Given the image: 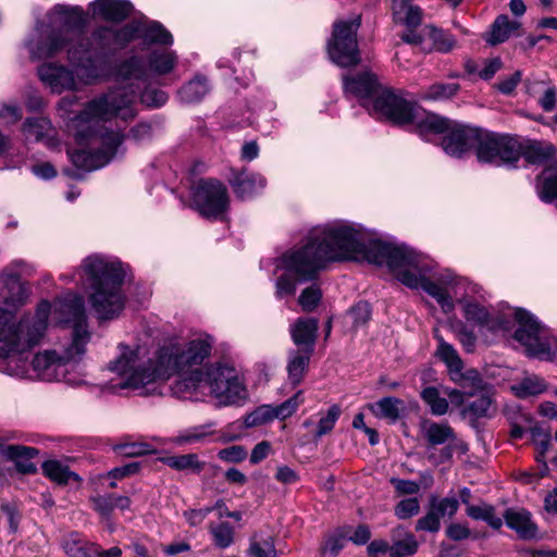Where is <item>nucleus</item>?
Segmentation results:
<instances>
[{
	"mask_svg": "<svg viewBox=\"0 0 557 557\" xmlns=\"http://www.w3.org/2000/svg\"><path fill=\"white\" fill-rule=\"evenodd\" d=\"M163 463L177 471H190L199 474L206 467V462L199 460L195 453L170 456L162 459Z\"/></svg>",
	"mask_w": 557,
	"mask_h": 557,
	"instance_id": "37",
	"label": "nucleus"
},
{
	"mask_svg": "<svg viewBox=\"0 0 557 557\" xmlns=\"http://www.w3.org/2000/svg\"><path fill=\"white\" fill-rule=\"evenodd\" d=\"M360 24L361 16L358 14L334 23L333 35L327 44V52L330 59L338 66L348 67L360 62L357 42V32Z\"/></svg>",
	"mask_w": 557,
	"mask_h": 557,
	"instance_id": "10",
	"label": "nucleus"
},
{
	"mask_svg": "<svg viewBox=\"0 0 557 557\" xmlns=\"http://www.w3.org/2000/svg\"><path fill=\"white\" fill-rule=\"evenodd\" d=\"M248 554L252 557H276L274 541L271 536L258 539L257 535L250 539Z\"/></svg>",
	"mask_w": 557,
	"mask_h": 557,
	"instance_id": "53",
	"label": "nucleus"
},
{
	"mask_svg": "<svg viewBox=\"0 0 557 557\" xmlns=\"http://www.w3.org/2000/svg\"><path fill=\"white\" fill-rule=\"evenodd\" d=\"M431 507L436 510L438 516L445 517V516H454L458 508H459V502L455 497H446L438 502L432 503Z\"/></svg>",
	"mask_w": 557,
	"mask_h": 557,
	"instance_id": "61",
	"label": "nucleus"
},
{
	"mask_svg": "<svg viewBox=\"0 0 557 557\" xmlns=\"http://www.w3.org/2000/svg\"><path fill=\"white\" fill-rule=\"evenodd\" d=\"M231 185L238 198L249 199L265 188L267 180L259 173L243 171L231 180Z\"/></svg>",
	"mask_w": 557,
	"mask_h": 557,
	"instance_id": "23",
	"label": "nucleus"
},
{
	"mask_svg": "<svg viewBox=\"0 0 557 557\" xmlns=\"http://www.w3.org/2000/svg\"><path fill=\"white\" fill-rule=\"evenodd\" d=\"M420 505L417 498H406L398 503L395 515L399 519H408L419 512Z\"/></svg>",
	"mask_w": 557,
	"mask_h": 557,
	"instance_id": "62",
	"label": "nucleus"
},
{
	"mask_svg": "<svg viewBox=\"0 0 557 557\" xmlns=\"http://www.w3.org/2000/svg\"><path fill=\"white\" fill-rule=\"evenodd\" d=\"M202 384H206L205 371L195 369L181 375L180 379L171 385V392L176 397L187 398L194 395Z\"/></svg>",
	"mask_w": 557,
	"mask_h": 557,
	"instance_id": "31",
	"label": "nucleus"
},
{
	"mask_svg": "<svg viewBox=\"0 0 557 557\" xmlns=\"http://www.w3.org/2000/svg\"><path fill=\"white\" fill-rule=\"evenodd\" d=\"M527 92L537 98L539 106L545 112H552L556 108L557 89L553 85H547L543 81L527 82Z\"/></svg>",
	"mask_w": 557,
	"mask_h": 557,
	"instance_id": "33",
	"label": "nucleus"
},
{
	"mask_svg": "<svg viewBox=\"0 0 557 557\" xmlns=\"http://www.w3.org/2000/svg\"><path fill=\"white\" fill-rule=\"evenodd\" d=\"M140 38L148 44L171 46L173 44L172 34L158 22L140 23Z\"/></svg>",
	"mask_w": 557,
	"mask_h": 557,
	"instance_id": "39",
	"label": "nucleus"
},
{
	"mask_svg": "<svg viewBox=\"0 0 557 557\" xmlns=\"http://www.w3.org/2000/svg\"><path fill=\"white\" fill-rule=\"evenodd\" d=\"M460 90L458 83H434L430 85L422 94L421 98L432 101H445L454 98Z\"/></svg>",
	"mask_w": 557,
	"mask_h": 557,
	"instance_id": "42",
	"label": "nucleus"
},
{
	"mask_svg": "<svg viewBox=\"0 0 557 557\" xmlns=\"http://www.w3.org/2000/svg\"><path fill=\"white\" fill-rule=\"evenodd\" d=\"M90 7L95 17L111 22L125 20L133 10L132 3L127 0H95Z\"/></svg>",
	"mask_w": 557,
	"mask_h": 557,
	"instance_id": "24",
	"label": "nucleus"
},
{
	"mask_svg": "<svg viewBox=\"0 0 557 557\" xmlns=\"http://www.w3.org/2000/svg\"><path fill=\"white\" fill-rule=\"evenodd\" d=\"M247 449L242 445H233L218 451V458L224 462L239 463L247 458Z\"/></svg>",
	"mask_w": 557,
	"mask_h": 557,
	"instance_id": "58",
	"label": "nucleus"
},
{
	"mask_svg": "<svg viewBox=\"0 0 557 557\" xmlns=\"http://www.w3.org/2000/svg\"><path fill=\"white\" fill-rule=\"evenodd\" d=\"M440 519H441V517L438 516L436 510H434L431 507V509L428 511V513L417 521L416 530L435 533L441 528Z\"/></svg>",
	"mask_w": 557,
	"mask_h": 557,
	"instance_id": "59",
	"label": "nucleus"
},
{
	"mask_svg": "<svg viewBox=\"0 0 557 557\" xmlns=\"http://www.w3.org/2000/svg\"><path fill=\"white\" fill-rule=\"evenodd\" d=\"M539 194L542 200L552 202L557 199V161L545 166L540 176Z\"/></svg>",
	"mask_w": 557,
	"mask_h": 557,
	"instance_id": "38",
	"label": "nucleus"
},
{
	"mask_svg": "<svg viewBox=\"0 0 557 557\" xmlns=\"http://www.w3.org/2000/svg\"><path fill=\"white\" fill-rule=\"evenodd\" d=\"M521 27L520 22L510 20L507 15H498L490 29L483 34V39L491 46H497L505 42L511 36L518 35Z\"/></svg>",
	"mask_w": 557,
	"mask_h": 557,
	"instance_id": "25",
	"label": "nucleus"
},
{
	"mask_svg": "<svg viewBox=\"0 0 557 557\" xmlns=\"http://www.w3.org/2000/svg\"><path fill=\"white\" fill-rule=\"evenodd\" d=\"M556 149L548 144H532L523 152L525 159L530 163H539L549 165L555 159H552Z\"/></svg>",
	"mask_w": 557,
	"mask_h": 557,
	"instance_id": "44",
	"label": "nucleus"
},
{
	"mask_svg": "<svg viewBox=\"0 0 557 557\" xmlns=\"http://www.w3.org/2000/svg\"><path fill=\"white\" fill-rule=\"evenodd\" d=\"M341 412L342 410L338 405L331 406L325 416H322L318 422L315 437H322L323 435L330 433L334 429Z\"/></svg>",
	"mask_w": 557,
	"mask_h": 557,
	"instance_id": "56",
	"label": "nucleus"
},
{
	"mask_svg": "<svg viewBox=\"0 0 557 557\" xmlns=\"http://www.w3.org/2000/svg\"><path fill=\"white\" fill-rule=\"evenodd\" d=\"M434 337L438 343L436 355L442 361L446 363L455 381H460L463 379H478V372L472 370L468 371L463 375L461 373L463 363L454 346L445 342L444 338L437 332H435Z\"/></svg>",
	"mask_w": 557,
	"mask_h": 557,
	"instance_id": "21",
	"label": "nucleus"
},
{
	"mask_svg": "<svg viewBox=\"0 0 557 557\" xmlns=\"http://www.w3.org/2000/svg\"><path fill=\"white\" fill-rule=\"evenodd\" d=\"M312 354L313 350L298 348L292 349L288 352L286 370L288 381L293 386H297L302 382Z\"/></svg>",
	"mask_w": 557,
	"mask_h": 557,
	"instance_id": "29",
	"label": "nucleus"
},
{
	"mask_svg": "<svg viewBox=\"0 0 557 557\" xmlns=\"http://www.w3.org/2000/svg\"><path fill=\"white\" fill-rule=\"evenodd\" d=\"M62 548L69 557L97 556V544L85 540L78 533L69 534L62 542Z\"/></svg>",
	"mask_w": 557,
	"mask_h": 557,
	"instance_id": "36",
	"label": "nucleus"
},
{
	"mask_svg": "<svg viewBox=\"0 0 557 557\" xmlns=\"http://www.w3.org/2000/svg\"><path fill=\"white\" fill-rule=\"evenodd\" d=\"M476 139L478 129L454 123L443 137L442 147L447 154L460 158L474 147Z\"/></svg>",
	"mask_w": 557,
	"mask_h": 557,
	"instance_id": "17",
	"label": "nucleus"
},
{
	"mask_svg": "<svg viewBox=\"0 0 557 557\" xmlns=\"http://www.w3.org/2000/svg\"><path fill=\"white\" fill-rule=\"evenodd\" d=\"M392 14L395 23L408 28H414L422 22V11L413 0H393Z\"/></svg>",
	"mask_w": 557,
	"mask_h": 557,
	"instance_id": "30",
	"label": "nucleus"
},
{
	"mask_svg": "<svg viewBox=\"0 0 557 557\" xmlns=\"http://www.w3.org/2000/svg\"><path fill=\"white\" fill-rule=\"evenodd\" d=\"M2 453L9 459L16 461L20 471L24 473L36 471V466L30 460L38 455L39 450L37 448L23 445H7L3 447Z\"/></svg>",
	"mask_w": 557,
	"mask_h": 557,
	"instance_id": "32",
	"label": "nucleus"
},
{
	"mask_svg": "<svg viewBox=\"0 0 557 557\" xmlns=\"http://www.w3.org/2000/svg\"><path fill=\"white\" fill-rule=\"evenodd\" d=\"M364 108L374 117L398 125H407L416 116V104L387 87H383L371 102H364Z\"/></svg>",
	"mask_w": 557,
	"mask_h": 557,
	"instance_id": "12",
	"label": "nucleus"
},
{
	"mask_svg": "<svg viewBox=\"0 0 557 557\" xmlns=\"http://www.w3.org/2000/svg\"><path fill=\"white\" fill-rule=\"evenodd\" d=\"M140 23H131L119 29H114L116 50L124 48L134 39L140 38Z\"/></svg>",
	"mask_w": 557,
	"mask_h": 557,
	"instance_id": "55",
	"label": "nucleus"
},
{
	"mask_svg": "<svg viewBox=\"0 0 557 557\" xmlns=\"http://www.w3.org/2000/svg\"><path fill=\"white\" fill-rule=\"evenodd\" d=\"M344 88L347 92L358 97L361 100V106L364 107V102H371L383 87L374 74L364 72L354 77L345 76Z\"/></svg>",
	"mask_w": 557,
	"mask_h": 557,
	"instance_id": "20",
	"label": "nucleus"
},
{
	"mask_svg": "<svg viewBox=\"0 0 557 557\" xmlns=\"http://www.w3.org/2000/svg\"><path fill=\"white\" fill-rule=\"evenodd\" d=\"M467 513L472 519L485 521L495 530L500 529L503 525V519L495 513V509L491 505L469 506Z\"/></svg>",
	"mask_w": 557,
	"mask_h": 557,
	"instance_id": "47",
	"label": "nucleus"
},
{
	"mask_svg": "<svg viewBox=\"0 0 557 557\" xmlns=\"http://www.w3.org/2000/svg\"><path fill=\"white\" fill-rule=\"evenodd\" d=\"M463 314L465 318L470 322L482 326H487L490 329L495 327L492 323L488 311L476 302L466 301L463 305Z\"/></svg>",
	"mask_w": 557,
	"mask_h": 557,
	"instance_id": "50",
	"label": "nucleus"
},
{
	"mask_svg": "<svg viewBox=\"0 0 557 557\" xmlns=\"http://www.w3.org/2000/svg\"><path fill=\"white\" fill-rule=\"evenodd\" d=\"M206 384L223 406L238 405L248 394L239 372L231 364L216 362L206 368Z\"/></svg>",
	"mask_w": 557,
	"mask_h": 557,
	"instance_id": "8",
	"label": "nucleus"
},
{
	"mask_svg": "<svg viewBox=\"0 0 557 557\" xmlns=\"http://www.w3.org/2000/svg\"><path fill=\"white\" fill-rule=\"evenodd\" d=\"M476 157L480 162L495 165H513L521 157V146L507 135L481 133L475 140Z\"/></svg>",
	"mask_w": 557,
	"mask_h": 557,
	"instance_id": "11",
	"label": "nucleus"
},
{
	"mask_svg": "<svg viewBox=\"0 0 557 557\" xmlns=\"http://www.w3.org/2000/svg\"><path fill=\"white\" fill-rule=\"evenodd\" d=\"M140 100L147 107H161L168 101V95L159 89H146L140 94Z\"/></svg>",
	"mask_w": 557,
	"mask_h": 557,
	"instance_id": "63",
	"label": "nucleus"
},
{
	"mask_svg": "<svg viewBox=\"0 0 557 557\" xmlns=\"http://www.w3.org/2000/svg\"><path fill=\"white\" fill-rule=\"evenodd\" d=\"M28 296V289L20 281L18 274L8 270L0 274V301L8 308L17 310L26 305Z\"/></svg>",
	"mask_w": 557,
	"mask_h": 557,
	"instance_id": "18",
	"label": "nucleus"
},
{
	"mask_svg": "<svg viewBox=\"0 0 557 557\" xmlns=\"http://www.w3.org/2000/svg\"><path fill=\"white\" fill-rule=\"evenodd\" d=\"M53 312L59 323L72 325L71 343L36 354L32 367L40 380L77 386L83 383L78 363L90 339L84 299L75 294H66L54 301Z\"/></svg>",
	"mask_w": 557,
	"mask_h": 557,
	"instance_id": "5",
	"label": "nucleus"
},
{
	"mask_svg": "<svg viewBox=\"0 0 557 557\" xmlns=\"http://www.w3.org/2000/svg\"><path fill=\"white\" fill-rule=\"evenodd\" d=\"M113 450L123 457H139L148 454H153L154 449L146 442H129L124 441L113 446Z\"/></svg>",
	"mask_w": 557,
	"mask_h": 557,
	"instance_id": "51",
	"label": "nucleus"
},
{
	"mask_svg": "<svg viewBox=\"0 0 557 557\" xmlns=\"http://www.w3.org/2000/svg\"><path fill=\"white\" fill-rule=\"evenodd\" d=\"M230 198L225 185L214 178L199 180L191 190V206L203 218L218 219L227 209Z\"/></svg>",
	"mask_w": 557,
	"mask_h": 557,
	"instance_id": "13",
	"label": "nucleus"
},
{
	"mask_svg": "<svg viewBox=\"0 0 557 557\" xmlns=\"http://www.w3.org/2000/svg\"><path fill=\"white\" fill-rule=\"evenodd\" d=\"M421 433L428 443V459L434 465L449 461L455 453L466 454L468 445L460 440L448 423L431 420L422 421Z\"/></svg>",
	"mask_w": 557,
	"mask_h": 557,
	"instance_id": "9",
	"label": "nucleus"
},
{
	"mask_svg": "<svg viewBox=\"0 0 557 557\" xmlns=\"http://www.w3.org/2000/svg\"><path fill=\"white\" fill-rule=\"evenodd\" d=\"M344 259L386 265L401 284L421 288L436 299L444 312L454 308L447 292L453 283L450 273H440L409 247L376 239L362 226L346 221L313 227L306 243L290 248L278 264L296 272L301 281H310L325 263Z\"/></svg>",
	"mask_w": 557,
	"mask_h": 557,
	"instance_id": "1",
	"label": "nucleus"
},
{
	"mask_svg": "<svg viewBox=\"0 0 557 557\" xmlns=\"http://www.w3.org/2000/svg\"><path fill=\"white\" fill-rule=\"evenodd\" d=\"M116 76L122 85L95 97L77 115L76 140L86 147L72 152L71 159L79 169L102 168L117 153L124 136L109 129L106 122L113 119L128 121L136 116L134 104L140 84L148 79L147 66L140 58L131 57L117 66Z\"/></svg>",
	"mask_w": 557,
	"mask_h": 557,
	"instance_id": "2",
	"label": "nucleus"
},
{
	"mask_svg": "<svg viewBox=\"0 0 557 557\" xmlns=\"http://www.w3.org/2000/svg\"><path fill=\"white\" fill-rule=\"evenodd\" d=\"M355 327L364 325L371 317L370 305L367 301H360L349 310Z\"/></svg>",
	"mask_w": 557,
	"mask_h": 557,
	"instance_id": "60",
	"label": "nucleus"
},
{
	"mask_svg": "<svg viewBox=\"0 0 557 557\" xmlns=\"http://www.w3.org/2000/svg\"><path fill=\"white\" fill-rule=\"evenodd\" d=\"M545 388L546 384L544 380L536 375L527 376L511 386L513 393L520 398L539 395L543 393Z\"/></svg>",
	"mask_w": 557,
	"mask_h": 557,
	"instance_id": "45",
	"label": "nucleus"
},
{
	"mask_svg": "<svg viewBox=\"0 0 557 557\" xmlns=\"http://www.w3.org/2000/svg\"><path fill=\"white\" fill-rule=\"evenodd\" d=\"M288 252L285 251L281 257H278L275 261L277 270H284L285 273L277 277L275 283V295L277 298H283L287 295H294L296 292L297 283H302L299 275L294 271H288L287 269L281 267L280 260Z\"/></svg>",
	"mask_w": 557,
	"mask_h": 557,
	"instance_id": "40",
	"label": "nucleus"
},
{
	"mask_svg": "<svg viewBox=\"0 0 557 557\" xmlns=\"http://www.w3.org/2000/svg\"><path fill=\"white\" fill-rule=\"evenodd\" d=\"M409 124H416L421 135L446 134L454 125L447 119L434 113L424 112L418 106H416V116Z\"/></svg>",
	"mask_w": 557,
	"mask_h": 557,
	"instance_id": "27",
	"label": "nucleus"
},
{
	"mask_svg": "<svg viewBox=\"0 0 557 557\" xmlns=\"http://www.w3.org/2000/svg\"><path fill=\"white\" fill-rule=\"evenodd\" d=\"M22 133L26 141L42 143L49 148L59 145L55 128L50 120L44 116L26 119L22 126Z\"/></svg>",
	"mask_w": 557,
	"mask_h": 557,
	"instance_id": "19",
	"label": "nucleus"
},
{
	"mask_svg": "<svg viewBox=\"0 0 557 557\" xmlns=\"http://www.w3.org/2000/svg\"><path fill=\"white\" fill-rule=\"evenodd\" d=\"M512 314L518 323L515 339L527 348L531 356L544 357L550 354L552 342L547 331L530 312L513 309Z\"/></svg>",
	"mask_w": 557,
	"mask_h": 557,
	"instance_id": "14",
	"label": "nucleus"
},
{
	"mask_svg": "<svg viewBox=\"0 0 557 557\" xmlns=\"http://www.w3.org/2000/svg\"><path fill=\"white\" fill-rule=\"evenodd\" d=\"M42 471L49 479L60 484H65L72 476H75L67 467L57 460L45 461L42 463Z\"/></svg>",
	"mask_w": 557,
	"mask_h": 557,
	"instance_id": "52",
	"label": "nucleus"
},
{
	"mask_svg": "<svg viewBox=\"0 0 557 557\" xmlns=\"http://www.w3.org/2000/svg\"><path fill=\"white\" fill-rule=\"evenodd\" d=\"M120 356L110 362V370L119 375L112 391L129 388L141 396L161 395V383L189 367L200 364L211 352L210 337L190 341L172 337L158 346L151 357L139 346L131 348L121 344Z\"/></svg>",
	"mask_w": 557,
	"mask_h": 557,
	"instance_id": "3",
	"label": "nucleus"
},
{
	"mask_svg": "<svg viewBox=\"0 0 557 557\" xmlns=\"http://www.w3.org/2000/svg\"><path fill=\"white\" fill-rule=\"evenodd\" d=\"M113 500H114L113 494H108V495L97 496V497L91 498L94 509L99 515H101L102 517H106V518L110 517V515L114 510Z\"/></svg>",
	"mask_w": 557,
	"mask_h": 557,
	"instance_id": "64",
	"label": "nucleus"
},
{
	"mask_svg": "<svg viewBox=\"0 0 557 557\" xmlns=\"http://www.w3.org/2000/svg\"><path fill=\"white\" fill-rule=\"evenodd\" d=\"M81 270L82 281L90 289L89 305L97 318H117L125 306L122 285L126 270L123 264L101 255H92L84 259Z\"/></svg>",
	"mask_w": 557,
	"mask_h": 557,
	"instance_id": "6",
	"label": "nucleus"
},
{
	"mask_svg": "<svg viewBox=\"0 0 557 557\" xmlns=\"http://www.w3.org/2000/svg\"><path fill=\"white\" fill-rule=\"evenodd\" d=\"M215 433L213 422L194 425L180 431L177 435L172 438V443L181 447L206 444L210 442V437Z\"/></svg>",
	"mask_w": 557,
	"mask_h": 557,
	"instance_id": "28",
	"label": "nucleus"
},
{
	"mask_svg": "<svg viewBox=\"0 0 557 557\" xmlns=\"http://www.w3.org/2000/svg\"><path fill=\"white\" fill-rule=\"evenodd\" d=\"M77 72L78 81L75 78L72 71L64 65H57L53 63H47L38 69L40 79L53 91L61 94L64 90H74L78 88V82L85 84L81 79V75Z\"/></svg>",
	"mask_w": 557,
	"mask_h": 557,
	"instance_id": "16",
	"label": "nucleus"
},
{
	"mask_svg": "<svg viewBox=\"0 0 557 557\" xmlns=\"http://www.w3.org/2000/svg\"><path fill=\"white\" fill-rule=\"evenodd\" d=\"M507 527L522 540H532L537 535V525L531 513L523 508H508L504 513Z\"/></svg>",
	"mask_w": 557,
	"mask_h": 557,
	"instance_id": "22",
	"label": "nucleus"
},
{
	"mask_svg": "<svg viewBox=\"0 0 557 557\" xmlns=\"http://www.w3.org/2000/svg\"><path fill=\"white\" fill-rule=\"evenodd\" d=\"M51 30L46 36L32 38L28 50L34 59H48L67 50L69 61L77 69L85 85L99 76L97 62L116 50L114 28L98 27L90 37L83 34L88 23L79 7L55 5L49 14Z\"/></svg>",
	"mask_w": 557,
	"mask_h": 557,
	"instance_id": "4",
	"label": "nucleus"
},
{
	"mask_svg": "<svg viewBox=\"0 0 557 557\" xmlns=\"http://www.w3.org/2000/svg\"><path fill=\"white\" fill-rule=\"evenodd\" d=\"M318 325L314 318H300L293 324L290 334L298 349L314 350Z\"/></svg>",
	"mask_w": 557,
	"mask_h": 557,
	"instance_id": "26",
	"label": "nucleus"
},
{
	"mask_svg": "<svg viewBox=\"0 0 557 557\" xmlns=\"http://www.w3.org/2000/svg\"><path fill=\"white\" fill-rule=\"evenodd\" d=\"M403 401L396 397H384L374 405H370L372 412L380 418L395 422L400 417Z\"/></svg>",
	"mask_w": 557,
	"mask_h": 557,
	"instance_id": "41",
	"label": "nucleus"
},
{
	"mask_svg": "<svg viewBox=\"0 0 557 557\" xmlns=\"http://www.w3.org/2000/svg\"><path fill=\"white\" fill-rule=\"evenodd\" d=\"M419 544L410 532L403 528H397L393 532V542L389 546L391 557L411 556L417 553Z\"/></svg>",
	"mask_w": 557,
	"mask_h": 557,
	"instance_id": "35",
	"label": "nucleus"
},
{
	"mask_svg": "<svg viewBox=\"0 0 557 557\" xmlns=\"http://www.w3.org/2000/svg\"><path fill=\"white\" fill-rule=\"evenodd\" d=\"M421 398L430 407L433 416H444L447 413L449 404L445 397L440 395L436 387L429 386L421 392Z\"/></svg>",
	"mask_w": 557,
	"mask_h": 557,
	"instance_id": "46",
	"label": "nucleus"
},
{
	"mask_svg": "<svg viewBox=\"0 0 557 557\" xmlns=\"http://www.w3.org/2000/svg\"><path fill=\"white\" fill-rule=\"evenodd\" d=\"M209 531L213 544L219 548L230 547L234 542V529L228 522L211 523Z\"/></svg>",
	"mask_w": 557,
	"mask_h": 557,
	"instance_id": "49",
	"label": "nucleus"
},
{
	"mask_svg": "<svg viewBox=\"0 0 557 557\" xmlns=\"http://www.w3.org/2000/svg\"><path fill=\"white\" fill-rule=\"evenodd\" d=\"M321 297V289L317 285H311L309 287H306L301 292L298 298V302L301 306L302 310L311 312L319 305Z\"/></svg>",
	"mask_w": 557,
	"mask_h": 557,
	"instance_id": "57",
	"label": "nucleus"
},
{
	"mask_svg": "<svg viewBox=\"0 0 557 557\" xmlns=\"http://www.w3.org/2000/svg\"><path fill=\"white\" fill-rule=\"evenodd\" d=\"M467 411L475 418H490L496 408L491 396L482 395L468 405Z\"/></svg>",
	"mask_w": 557,
	"mask_h": 557,
	"instance_id": "54",
	"label": "nucleus"
},
{
	"mask_svg": "<svg viewBox=\"0 0 557 557\" xmlns=\"http://www.w3.org/2000/svg\"><path fill=\"white\" fill-rule=\"evenodd\" d=\"M423 32L433 40L434 48L440 52L451 51L457 44L456 38L432 25L424 27Z\"/></svg>",
	"mask_w": 557,
	"mask_h": 557,
	"instance_id": "48",
	"label": "nucleus"
},
{
	"mask_svg": "<svg viewBox=\"0 0 557 557\" xmlns=\"http://www.w3.org/2000/svg\"><path fill=\"white\" fill-rule=\"evenodd\" d=\"M304 403L302 392L298 391L293 397L288 398L278 406L262 405L245 417L246 428L265 424L274 419L284 420L297 410Z\"/></svg>",
	"mask_w": 557,
	"mask_h": 557,
	"instance_id": "15",
	"label": "nucleus"
},
{
	"mask_svg": "<svg viewBox=\"0 0 557 557\" xmlns=\"http://www.w3.org/2000/svg\"><path fill=\"white\" fill-rule=\"evenodd\" d=\"M209 91V84L206 77L197 76L180 90V97L184 102L200 101Z\"/></svg>",
	"mask_w": 557,
	"mask_h": 557,
	"instance_id": "43",
	"label": "nucleus"
},
{
	"mask_svg": "<svg viewBox=\"0 0 557 557\" xmlns=\"http://www.w3.org/2000/svg\"><path fill=\"white\" fill-rule=\"evenodd\" d=\"M177 54L169 49H154L149 53L148 67L156 75L170 74L177 64Z\"/></svg>",
	"mask_w": 557,
	"mask_h": 557,
	"instance_id": "34",
	"label": "nucleus"
},
{
	"mask_svg": "<svg viewBox=\"0 0 557 557\" xmlns=\"http://www.w3.org/2000/svg\"><path fill=\"white\" fill-rule=\"evenodd\" d=\"M51 304L41 300L34 312L15 322L12 310L0 307V358H15L40 345L49 325Z\"/></svg>",
	"mask_w": 557,
	"mask_h": 557,
	"instance_id": "7",
	"label": "nucleus"
}]
</instances>
